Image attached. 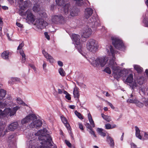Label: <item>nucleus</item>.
I'll return each mask as SVG.
<instances>
[{"label": "nucleus", "mask_w": 148, "mask_h": 148, "mask_svg": "<svg viewBox=\"0 0 148 148\" xmlns=\"http://www.w3.org/2000/svg\"><path fill=\"white\" fill-rule=\"evenodd\" d=\"M37 119V117L34 114H29L26 117L22 119L21 121V123L20 124V127L24 131V133L25 134L26 137L29 139H30V141H32L33 137H32L33 136V134H31L30 132H27L30 130L29 128L27 129V126H28L27 123H29L31 121L33 122L31 123L30 125V127L36 128H38L41 126L42 123L41 121L40 120H37L34 121V120Z\"/></svg>", "instance_id": "f257e3e1"}, {"label": "nucleus", "mask_w": 148, "mask_h": 148, "mask_svg": "<svg viewBox=\"0 0 148 148\" xmlns=\"http://www.w3.org/2000/svg\"><path fill=\"white\" fill-rule=\"evenodd\" d=\"M108 52L110 55L111 54L112 56V59L110 60L109 62L108 66L112 70L114 77L118 79L120 77H125L127 74V71L124 70H121L119 66H117L116 62L114 61L115 59L114 57V51L112 46H110V51H108Z\"/></svg>", "instance_id": "f03ea898"}, {"label": "nucleus", "mask_w": 148, "mask_h": 148, "mask_svg": "<svg viewBox=\"0 0 148 148\" xmlns=\"http://www.w3.org/2000/svg\"><path fill=\"white\" fill-rule=\"evenodd\" d=\"M34 134L36 136H39L38 139L41 141L40 148H50L53 146L51 143L52 138L50 135L47 133L46 129L40 130Z\"/></svg>", "instance_id": "7ed1b4c3"}, {"label": "nucleus", "mask_w": 148, "mask_h": 148, "mask_svg": "<svg viewBox=\"0 0 148 148\" xmlns=\"http://www.w3.org/2000/svg\"><path fill=\"white\" fill-rule=\"evenodd\" d=\"M93 12V10L90 8H87L85 9L84 14V17L86 20H88L87 22V25L92 27H97L100 26L99 23V21L98 18L95 16H93L91 17L89 20L88 18L92 14Z\"/></svg>", "instance_id": "20e7f679"}, {"label": "nucleus", "mask_w": 148, "mask_h": 148, "mask_svg": "<svg viewBox=\"0 0 148 148\" xmlns=\"http://www.w3.org/2000/svg\"><path fill=\"white\" fill-rule=\"evenodd\" d=\"M108 60V58L106 57H98L96 59L94 58H90L89 61L95 67H103L106 64Z\"/></svg>", "instance_id": "39448f33"}, {"label": "nucleus", "mask_w": 148, "mask_h": 148, "mask_svg": "<svg viewBox=\"0 0 148 148\" xmlns=\"http://www.w3.org/2000/svg\"><path fill=\"white\" fill-rule=\"evenodd\" d=\"M86 47L88 50L93 53L96 52L97 49L95 40L93 39H90L88 41L87 43Z\"/></svg>", "instance_id": "423d86ee"}, {"label": "nucleus", "mask_w": 148, "mask_h": 148, "mask_svg": "<svg viewBox=\"0 0 148 148\" xmlns=\"http://www.w3.org/2000/svg\"><path fill=\"white\" fill-rule=\"evenodd\" d=\"M111 38L112 43L115 48L120 49L124 47V44L120 39L114 36H112Z\"/></svg>", "instance_id": "0eeeda50"}, {"label": "nucleus", "mask_w": 148, "mask_h": 148, "mask_svg": "<svg viewBox=\"0 0 148 148\" xmlns=\"http://www.w3.org/2000/svg\"><path fill=\"white\" fill-rule=\"evenodd\" d=\"M68 0H56V4L60 6H63V10L65 14H67L69 12V8L70 6V4L67 3L64 5V3Z\"/></svg>", "instance_id": "6e6552de"}, {"label": "nucleus", "mask_w": 148, "mask_h": 148, "mask_svg": "<svg viewBox=\"0 0 148 148\" xmlns=\"http://www.w3.org/2000/svg\"><path fill=\"white\" fill-rule=\"evenodd\" d=\"M133 76L132 74H130L127 77L126 80V82L129 83V85L132 89L134 90L138 86L137 83L135 82H133Z\"/></svg>", "instance_id": "1a4fd4ad"}, {"label": "nucleus", "mask_w": 148, "mask_h": 148, "mask_svg": "<svg viewBox=\"0 0 148 148\" xmlns=\"http://www.w3.org/2000/svg\"><path fill=\"white\" fill-rule=\"evenodd\" d=\"M36 24L38 28L41 29H44L48 25V23L44 21L42 19L40 18L36 20Z\"/></svg>", "instance_id": "9d476101"}, {"label": "nucleus", "mask_w": 148, "mask_h": 148, "mask_svg": "<svg viewBox=\"0 0 148 148\" xmlns=\"http://www.w3.org/2000/svg\"><path fill=\"white\" fill-rule=\"evenodd\" d=\"M92 31L90 28L87 27L85 28L82 31V37L84 38L89 37L91 34Z\"/></svg>", "instance_id": "9b49d317"}, {"label": "nucleus", "mask_w": 148, "mask_h": 148, "mask_svg": "<svg viewBox=\"0 0 148 148\" xmlns=\"http://www.w3.org/2000/svg\"><path fill=\"white\" fill-rule=\"evenodd\" d=\"M14 139V134L10 135L8 137V142L9 147L12 148L15 145Z\"/></svg>", "instance_id": "f8f14e48"}, {"label": "nucleus", "mask_w": 148, "mask_h": 148, "mask_svg": "<svg viewBox=\"0 0 148 148\" xmlns=\"http://www.w3.org/2000/svg\"><path fill=\"white\" fill-rule=\"evenodd\" d=\"M63 20V17L61 16L54 15L52 16V21L54 23H60Z\"/></svg>", "instance_id": "ddd939ff"}, {"label": "nucleus", "mask_w": 148, "mask_h": 148, "mask_svg": "<svg viewBox=\"0 0 148 148\" xmlns=\"http://www.w3.org/2000/svg\"><path fill=\"white\" fill-rule=\"evenodd\" d=\"M26 20L30 22H34L35 20L34 15L31 12L30 10H28L27 11Z\"/></svg>", "instance_id": "4468645a"}, {"label": "nucleus", "mask_w": 148, "mask_h": 148, "mask_svg": "<svg viewBox=\"0 0 148 148\" xmlns=\"http://www.w3.org/2000/svg\"><path fill=\"white\" fill-rule=\"evenodd\" d=\"M69 12L70 15L73 16H77L79 12V10L75 7H73V8H71Z\"/></svg>", "instance_id": "2eb2a0df"}, {"label": "nucleus", "mask_w": 148, "mask_h": 148, "mask_svg": "<svg viewBox=\"0 0 148 148\" xmlns=\"http://www.w3.org/2000/svg\"><path fill=\"white\" fill-rule=\"evenodd\" d=\"M42 53L46 58L49 60L51 63H53L54 62V59L53 57L45 50L42 51Z\"/></svg>", "instance_id": "dca6fc26"}, {"label": "nucleus", "mask_w": 148, "mask_h": 148, "mask_svg": "<svg viewBox=\"0 0 148 148\" xmlns=\"http://www.w3.org/2000/svg\"><path fill=\"white\" fill-rule=\"evenodd\" d=\"M71 37L76 45H79L80 44V37L79 35L76 34H73Z\"/></svg>", "instance_id": "f3484780"}, {"label": "nucleus", "mask_w": 148, "mask_h": 148, "mask_svg": "<svg viewBox=\"0 0 148 148\" xmlns=\"http://www.w3.org/2000/svg\"><path fill=\"white\" fill-rule=\"evenodd\" d=\"M23 0H19L21 3H20V8L22 10H24L28 5V3L27 1L22 2Z\"/></svg>", "instance_id": "a211bd4d"}, {"label": "nucleus", "mask_w": 148, "mask_h": 148, "mask_svg": "<svg viewBox=\"0 0 148 148\" xmlns=\"http://www.w3.org/2000/svg\"><path fill=\"white\" fill-rule=\"evenodd\" d=\"M18 125L17 122H14L10 124L8 127V129L12 131H13L15 129H16Z\"/></svg>", "instance_id": "6ab92c4d"}, {"label": "nucleus", "mask_w": 148, "mask_h": 148, "mask_svg": "<svg viewBox=\"0 0 148 148\" xmlns=\"http://www.w3.org/2000/svg\"><path fill=\"white\" fill-rule=\"evenodd\" d=\"M107 141L111 147H114V141L113 139L110 136H107Z\"/></svg>", "instance_id": "aec40b11"}, {"label": "nucleus", "mask_w": 148, "mask_h": 148, "mask_svg": "<svg viewBox=\"0 0 148 148\" xmlns=\"http://www.w3.org/2000/svg\"><path fill=\"white\" fill-rule=\"evenodd\" d=\"M136 130V136L139 139H142V136L140 134V130L139 128L136 126L135 127Z\"/></svg>", "instance_id": "412c9836"}, {"label": "nucleus", "mask_w": 148, "mask_h": 148, "mask_svg": "<svg viewBox=\"0 0 148 148\" xmlns=\"http://www.w3.org/2000/svg\"><path fill=\"white\" fill-rule=\"evenodd\" d=\"M9 54V52L7 51H5L2 53L1 54V56L4 59H8V58Z\"/></svg>", "instance_id": "4be33fe9"}, {"label": "nucleus", "mask_w": 148, "mask_h": 148, "mask_svg": "<svg viewBox=\"0 0 148 148\" xmlns=\"http://www.w3.org/2000/svg\"><path fill=\"white\" fill-rule=\"evenodd\" d=\"M6 94V91L3 89H0V100L2 99L5 97Z\"/></svg>", "instance_id": "5701e85b"}, {"label": "nucleus", "mask_w": 148, "mask_h": 148, "mask_svg": "<svg viewBox=\"0 0 148 148\" xmlns=\"http://www.w3.org/2000/svg\"><path fill=\"white\" fill-rule=\"evenodd\" d=\"M88 117L89 120L91 125H92L93 127H94L95 126V125L90 113H89L88 114Z\"/></svg>", "instance_id": "b1692460"}, {"label": "nucleus", "mask_w": 148, "mask_h": 148, "mask_svg": "<svg viewBox=\"0 0 148 148\" xmlns=\"http://www.w3.org/2000/svg\"><path fill=\"white\" fill-rule=\"evenodd\" d=\"M97 131L102 136L104 137L106 135V134L103 132V130L102 128H98L97 130Z\"/></svg>", "instance_id": "393cba45"}, {"label": "nucleus", "mask_w": 148, "mask_h": 148, "mask_svg": "<svg viewBox=\"0 0 148 148\" xmlns=\"http://www.w3.org/2000/svg\"><path fill=\"white\" fill-rule=\"evenodd\" d=\"M102 117L108 122H110L111 120V117L110 116L105 115L103 114H101Z\"/></svg>", "instance_id": "a878e982"}, {"label": "nucleus", "mask_w": 148, "mask_h": 148, "mask_svg": "<svg viewBox=\"0 0 148 148\" xmlns=\"http://www.w3.org/2000/svg\"><path fill=\"white\" fill-rule=\"evenodd\" d=\"M33 10L35 12H38L40 10V5L39 4H35L33 8Z\"/></svg>", "instance_id": "bb28decb"}, {"label": "nucleus", "mask_w": 148, "mask_h": 148, "mask_svg": "<svg viewBox=\"0 0 148 148\" xmlns=\"http://www.w3.org/2000/svg\"><path fill=\"white\" fill-rule=\"evenodd\" d=\"M73 94L74 97H77L78 98L79 97V91H78L77 88L74 89Z\"/></svg>", "instance_id": "cd10ccee"}, {"label": "nucleus", "mask_w": 148, "mask_h": 148, "mask_svg": "<svg viewBox=\"0 0 148 148\" xmlns=\"http://www.w3.org/2000/svg\"><path fill=\"white\" fill-rule=\"evenodd\" d=\"M10 108H6L4 109V111H3V116H6L10 114Z\"/></svg>", "instance_id": "c85d7f7f"}, {"label": "nucleus", "mask_w": 148, "mask_h": 148, "mask_svg": "<svg viewBox=\"0 0 148 148\" xmlns=\"http://www.w3.org/2000/svg\"><path fill=\"white\" fill-rule=\"evenodd\" d=\"M20 53L22 56V62H25L26 58L24 52L23 50H21L20 51Z\"/></svg>", "instance_id": "c756f323"}, {"label": "nucleus", "mask_w": 148, "mask_h": 148, "mask_svg": "<svg viewBox=\"0 0 148 148\" xmlns=\"http://www.w3.org/2000/svg\"><path fill=\"white\" fill-rule=\"evenodd\" d=\"M134 69L136 70L138 73H140L142 71V68L138 65H134Z\"/></svg>", "instance_id": "7c9ffc66"}, {"label": "nucleus", "mask_w": 148, "mask_h": 148, "mask_svg": "<svg viewBox=\"0 0 148 148\" xmlns=\"http://www.w3.org/2000/svg\"><path fill=\"white\" fill-rule=\"evenodd\" d=\"M135 104L137 106L140 108H142L144 106V104L143 103L140 102L137 99L135 102Z\"/></svg>", "instance_id": "2f4dec72"}, {"label": "nucleus", "mask_w": 148, "mask_h": 148, "mask_svg": "<svg viewBox=\"0 0 148 148\" xmlns=\"http://www.w3.org/2000/svg\"><path fill=\"white\" fill-rule=\"evenodd\" d=\"M75 1V4L78 6H81L83 4V0H74Z\"/></svg>", "instance_id": "473e14b6"}, {"label": "nucleus", "mask_w": 148, "mask_h": 148, "mask_svg": "<svg viewBox=\"0 0 148 148\" xmlns=\"http://www.w3.org/2000/svg\"><path fill=\"white\" fill-rule=\"evenodd\" d=\"M58 71L60 74L62 76H64L65 75L66 73L65 72L62 68H60L59 69Z\"/></svg>", "instance_id": "72a5a7b5"}, {"label": "nucleus", "mask_w": 148, "mask_h": 148, "mask_svg": "<svg viewBox=\"0 0 148 148\" xmlns=\"http://www.w3.org/2000/svg\"><path fill=\"white\" fill-rule=\"evenodd\" d=\"M75 114L78 117L81 119H83V118L81 114L76 110L75 112Z\"/></svg>", "instance_id": "f704fd0d"}, {"label": "nucleus", "mask_w": 148, "mask_h": 148, "mask_svg": "<svg viewBox=\"0 0 148 148\" xmlns=\"http://www.w3.org/2000/svg\"><path fill=\"white\" fill-rule=\"evenodd\" d=\"M137 82L138 84H142L144 82V78L143 77H140L137 79Z\"/></svg>", "instance_id": "c9c22d12"}, {"label": "nucleus", "mask_w": 148, "mask_h": 148, "mask_svg": "<svg viewBox=\"0 0 148 148\" xmlns=\"http://www.w3.org/2000/svg\"><path fill=\"white\" fill-rule=\"evenodd\" d=\"M137 99H128L127 100V102L130 103H133L135 104V102L136 101Z\"/></svg>", "instance_id": "e433bc0d"}, {"label": "nucleus", "mask_w": 148, "mask_h": 148, "mask_svg": "<svg viewBox=\"0 0 148 148\" xmlns=\"http://www.w3.org/2000/svg\"><path fill=\"white\" fill-rule=\"evenodd\" d=\"M17 103L20 104H21L24 106H26V104L20 98H17Z\"/></svg>", "instance_id": "4c0bfd02"}, {"label": "nucleus", "mask_w": 148, "mask_h": 148, "mask_svg": "<svg viewBox=\"0 0 148 148\" xmlns=\"http://www.w3.org/2000/svg\"><path fill=\"white\" fill-rule=\"evenodd\" d=\"M61 118L62 121L64 124L67 123V120L66 118L64 117L63 116H61Z\"/></svg>", "instance_id": "58836bf2"}, {"label": "nucleus", "mask_w": 148, "mask_h": 148, "mask_svg": "<svg viewBox=\"0 0 148 148\" xmlns=\"http://www.w3.org/2000/svg\"><path fill=\"white\" fill-rule=\"evenodd\" d=\"M11 79L14 82H19L20 81V79L16 77H12Z\"/></svg>", "instance_id": "ea45409f"}, {"label": "nucleus", "mask_w": 148, "mask_h": 148, "mask_svg": "<svg viewBox=\"0 0 148 148\" xmlns=\"http://www.w3.org/2000/svg\"><path fill=\"white\" fill-rule=\"evenodd\" d=\"M76 45L77 46H76V47L77 48L78 51H79V53H81V52L82 51V45L80 44V43L79 44V45Z\"/></svg>", "instance_id": "a19ab883"}, {"label": "nucleus", "mask_w": 148, "mask_h": 148, "mask_svg": "<svg viewBox=\"0 0 148 148\" xmlns=\"http://www.w3.org/2000/svg\"><path fill=\"white\" fill-rule=\"evenodd\" d=\"M104 71H105L106 73H108L110 74L111 73V71L110 69V68L108 67H107L104 70Z\"/></svg>", "instance_id": "79ce46f5"}, {"label": "nucleus", "mask_w": 148, "mask_h": 148, "mask_svg": "<svg viewBox=\"0 0 148 148\" xmlns=\"http://www.w3.org/2000/svg\"><path fill=\"white\" fill-rule=\"evenodd\" d=\"M24 42H23V41L22 43L20 44L19 46L18 47V48H17V50H19V49H21L22 47H23L24 46Z\"/></svg>", "instance_id": "37998d69"}, {"label": "nucleus", "mask_w": 148, "mask_h": 148, "mask_svg": "<svg viewBox=\"0 0 148 148\" xmlns=\"http://www.w3.org/2000/svg\"><path fill=\"white\" fill-rule=\"evenodd\" d=\"M47 66V64L44 61L43 64L42 66L43 70L45 71H47V69H46V67Z\"/></svg>", "instance_id": "c03bdc74"}, {"label": "nucleus", "mask_w": 148, "mask_h": 148, "mask_svg": "<svg viewBox=\"0 0 148 148\" xmlns=\"http://www.w3.org/2000/svg\"><path fill=\"white\" fill-rule=\"evenodd\" d=\"M106 129H112V126L111 125L109 124L108 123L105 125Z\"/></svg>", "instance_id": "a18cd8bd"}, {"label": "nucleus", "mask_w": 148, "mask_h": 148, "mask_svg": "<svg viewBox=\"0 0 148 148\" xmlns=\"http://www.w3.org/2000/svg\"><path fill=\"white\" fill-rule=\"evenodd\" d=\"M144 137L145 138H143L142 140H148V134L147 132H145L144 134Z\"/></svg>", "instance_id": "49530a36"}, {"label": "nucleus", "mask_w": 148, "mask_h": 148, "mask_svg": "<svg viewBox=\"0 0 148 148\" xmlns=\"http://www.w3.org/2000/svg\"><path fill=\"white\" fill-rule=\"evenodd\" d=\"M16 113V112L14 111L13 110H11L10 109V111L9 114V115L10 116H13Z\"/></svg>", "instance_id": "de8ad7c7"}, {"label": "nucleus", "mask_w": 148, "mask_h": 148, "mask_svg": "<svg viewBox=\"0 0 148 148\" xmlns=\"http://www.w3.org/2000/svg\"><path fill=\"white\" fill-rule=\"evenodd\" d=\"M65 143L66 144V145L69 147H71V143H70V142L69 141H68L67 140H65Z\"/></svg>", "instance_id": "09e8293b"}, {"label": "nucleus", "mask_w": 148, "mask_h": 148, "mask_svg": "<svg viewBox=\"0 0 148 148\" xmlns=\"http://www.w3.org/2000/svg\"><path fill=\"white\" fill-rule=\"evenodd\" d=\"M27 11L25 12H24L23 11H21L19 12V14L22 16H25L27 15Z\"/></svg>", "instance_id": "8fccbe9b"}, {"label": "nucleus", "mask_w": 148, "mask_h": 148, "mask_svg": "<svg viewBox=\"0 0 148 148\" xmlns=\"http://www.w3.org/2000/svg\"><path fill=\"white\" fill-rule=\"evenodd\" d=\"M6 104L5 103H0V108H4L6 106Z\"/></svg>", "instance_id": "3c124183"}, {"label": "nucleus", "mask_w": 148, "mask_h": 148, "mask_svg": "<svg viewBox=\"0 0 148 148\" xmlns=\"http://www.w3.org/2000/svg\"><path fill=\"white\" fill-rule=\"evenodd\" d=\"M85 126H86V127H87L90 130H91V129H92V128L91 125L89 123H86L85 124Z\"/></svg>", "instance_id": "603ef678"}, {"label": "nucleus", "mask_w": 148, "mask_h": 148, "mask_svg": "<svg viewBox=\"0 0 148 148\" xmlns=\"http://www.w3.org/2000/svg\"><path fill=\"white\" fill-rule=\"evenodd\" d=\"M44 34L45 37L48 40L50 39V37L48 35L47 32H45L44 33Z\"/></svg>", "instance_id": "864d4df0"}, {"label": "nucleus", "mask_w": 148, "mask_h": 148, "mask_svg": "<svg viewBox=\"0 0 148 148\" xmlns=\"http://www.w3.org/2000/svg\"><path fill=\"white\" fill-rule=\"evenodd\" d=\"M144 104L145 106H148V99H145L144 101H143Z\"/></svg>", "instance_id": "5fc2aeb1"}, {"label": "nucleus", "mask_w": 148, "mask_h": 148, "mask_svg": "<svg viewBox=\"0 0 148 148\" xmlns=\"http://www.w3.org/2000/svg\"><path fill=\"white\" fill-rule=\"evenodd\" d=\"M65 97L69 100H70L71 99V98L70 97V95L69 94H68L67 95H66L65 96Z\"/></svg>", "instance_id": "6e6d98bb"}, {"label": "nucleus", "mask_w": 148, "mask_h": 148, "mask_svg": "<svg viewBox=\"0 0 148 148\" xmlns=\"http://www.w3.org/2000/svg\"><path fill=\"white\" fill-rule=\"evenodd\" d=\"M16 24V25L18 27L21 28H23V25L21 24L20 23L17 22Z\"/></svg>", "instance_id": "4d7b16f0"}, {"label": "nucleus", "mask_w": 148, "mask_h": 148, "mask_svg": "<svg viewBox=\"0 0 148 148\" xmlns=\"http://www.w3.org/2000/svg\"><path fill=\"white\" fill-rule=\"evenodd\" d=\"M131 147L132 148H136V145L133 143H131L130 144Z\"/></svg>", "instance_id": "13d9d810"}, {"label": "nucleus", "mask_w": 148, "mask_h": 148, "mask_svg": "<svg viewBox=\"0 0 148 148\" xmlns=\"http://www.w3.org/2000/svg\"><path fill=\"white\" fill-rule=\"evenodd\" d=\"M19 107L18 106H16V107H14L12 110L16 112V111L19 108Z\"/></svg>", "instance_id": "bf43d9fd"}, {"label": "nucleus", "mask_w": 148, "mask_h": 148, "mask_svg": "<svg viewBox=\"0 0 148 148\" xmlns=\"http://www.w3.org/2000/svg\"><path fill=\"white\" fill-rule=\"evenodd\" d=\"M3 116V111L2 110H0V119L2 118ZM0 121H1V120H0ZM1 123L2 124H3L4 125L3 123H2L1 122H0V123Z\"/></svg>", "instance_id": "052dcab7"}, {"label": "nucleus", "mask_w": 148, "mask_h": 148, "mask_svg": "<svg viewBox=\"0 0 148 148\" xmlns=\"http://www.w3.org/2000/svg\"><path fill=\"white\" fill-rule=\"evenodd\" d=\"M79 126V128L81 130H84V128L83 127V126L82 125V124L81 123H79L78 124Z\"/></svg>", "instance_id": "680f3d73"}, {"label": "nucleus", "mask_w": 148, "mask_h": 148, "mask_svg": "<svg viewBox=\"0 0 148 148\" xmlns=\"http://www.w3.org/2000/svg\"><path fill=\"white\" fill-rule=\"evenodd\" d=\"M107 103L111 107V108L113 109H114V107L113 106L112 104L110 103L109 102L107 101Z\"/></svg>", "instance_id": "e2e57ef3"}, {"label": "nucleus", "mask_w": 148, "mask_h": 148, "mask_svg": "<svg viewBox=\"0 0 148 148\" xmlns=\"http://www.w3.org/2000/svg\"><path fill=\"white\" fill-rule=\"evenodd\" d=\"M64 125H65L66 127L69 130L70 128V126L69 123L67 122Z\"/></svg>", "instance_id": "0e129e2a"}, {"label": "nucleus", "mask_w": 148, "mask_h": 148, "mask_svg": "<svg viewBox=\"0 0 148 148\" xmlns=\"http://www.w3.org/2000/svg\"><path fill=\"white\" fill-rule=\"evenodd\" d=\"M90 130V133L91 134L93 135L94 136V137H96V136L94 132L92 130V129H91V130Z\"/></svg>", "instance_id": "69168bd1"}, {"label": "nucleus", "mask_w": 148, "mask_h": 148, "mask_svg": "<svg viewBox=\"0 0 148 148\" xmlns=\"http://www.w3.org/2000/svg\"><path fill=\"white\" fill-rule=\"evenodd\" d=\"M58 65L60 66H62L63 65V62L61 61H58Z\"/></svg>", "instance_id": "338daca9"}, {"label": "nucleus", "mask_w": 148, "mask_h": 148, "mask_svg": "<svg viewBox=\"0 0 148 148\" xmlns=\"http://www.w3.org/2000/svg\"><path fill=\"white\" fill-rule=\"evenodd\" d=\"M29 66L32 69H33L35 71H36V69L34 66L32 64H29Z\"/></svg>", "instance_id": "774afa93"}]
</instances>
